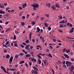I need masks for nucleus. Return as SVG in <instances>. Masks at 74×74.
I'll return each mask as SVG.
<instances>
[{
  "label": "nucleus",
  "mask_w": 74,
  "mask_h": 74,
  "mask_svg": "<svg viewBox=\"0 0 74 74\" xmlns=\"http://www.w3.org/2000/svg\"><path fill=\"white\" fill-rule=\"evenodd\" d=\"M32 6L33 7L34 10L36 11L39 7V5L38 3H36V4H32Z\"/></svg>",
  "instance_id": "obj_1"
},
{
  "label": "nucleus",
  "mask_w": 74,
  "mask_h": 74,
  "mask_svg": "<svg viewBox=\"0 0 74 74\" xmlns=\"http://www.w3.org/2000/svg\"><path fill=\"white\" fill-rule=\"evenodd\" d=\"M1 69H2V70H3V71L4 72V73H7V71L5 70V68L4 67L2 66H1Z\"/></svg>",
  "instance_id": "obj_2"
},
{
  "label": "nucleus",
  "mask_w": 74,
  "mask_h": 74,
  "mask_svg": "<svg viewBox=\"0 0 74 74\" xmlns=\"http://www.w3.org/2000/svg\"><path fill=\"white\" fill-rule=\"evenodd\" d=\"M13 56L11 57L9 59V64H11L12 62V60H13Z\"/></svg>",
  "instance_id": "obj_3"
},
{
  "label": "nucleus",
  "mask_w": 74,
  "mask_h": 74,
  "mask_svg": "<svg viewBox=\"0 0 74 74\" xmlns=\"http://www.w3.org/2000/svg\"><path fill=\"white\" fill-rule=\"evenodd\" d=\"M56 7L58 9L60 8V6L59 4L58 3H56L55 5Z\"/></svg>",
  "instance_id": "obj_4"
},
{
  "label": "nucleus",
  "mask_w": 74,
  "mask_h": 74,
  "mask_svg": "<svg viewBox=\"0 0 74 74\" xmlns=\"http://www.w3.org/2000/svg\"><path fill=\"white\" fill-rule=\"evenodd\" d=\"M51 8L53 9V10H56V7H55L54 5H52L51 6Z\"/></svg>",
  "instance_id": "obj_5"
},
{
  "label": "nucleus",
  "mask_w": 74,
  "mask_h": 74,
  "mask_svg": "<svg viewBox=\"0 0 74 74\" xmlns=\"http://www.w3.org/2000/svg\"><path fill=\"white\" fill-rule=\"evenodd\" d=\"M63 55L64 56H65V57L68 59H69V56H68V55L67 54H63Z\"/></svg>",
  "instance_id": "obj_6"
},
{
  "label": "nucleus",
  "mask_w": 74,
  "mask_h": 74,
  "mask_svg": "<svg viewBox=\"0 0 74 74\" xmlns=\"http://www.w3.org/2000/svg\"><path fill=\"white\" fill-rule=\"evenodd\" d=\"M13 44H14L15 47H18V45H17V43L16 42V41H14L13 42Z\"/></svg>",
  "instance_id": "obj_7"
},
{
  "label": "nucleus",
  "mask_w": 74,
  "mask_h": 74,
  "mask_svg": "<svg viewBox=\"0 0 74 74\" xmlns=\"http://www.w3.org/2000/svg\"><path fill=\"white\" fill-rule=\"evenodd\" d=\"M33 68L34 69V71H38V69L35 66H34L33 67Z\"/></svg>",
  "instance_id": "obj_8"
},
{
  "label": "nucleus",
  "mask_w": 74,
  "mask_h": 74,
  "mask_svg": "<svg viewBox=\"0 0 74 74\" xmlns=\"http://www.w3.org/2000/svg\"><path fill=\"white\" fill-rule=\"evenodd\" d=\"M74 28L73 27V28H72L71 29V30L70 31L69 33H73L74 32Z\"/></svg>",
  "instance_id": "obj_9"
},
{
  "label": "nucleus",
  "mask_w": 74,
  "mask_h": 74,
  "mask_svg": "<svg viewBox=\"0 0 74 74\" xmlns=\"http://www.w3.org/2000/svg\"><path fill=\"white\" fill-rule=\"evenodd\" d=\"M37 31H36L37 33H39L40 31V29L39 27H36Z\"/></svg>",
  "instance_id": "obj_10"
},
{
  "label": "nucleus",
  "mask_w": 74,
  "mask_h": 74,
  "mask_svg": "<svg viewBox=\"0 0 74 74\" xmlns=\"http://www.w3.org/2000/svg\"><path fill=\"white\" fill-rule=\"evenodd\" d=\"M31 60L32 61V62H34H34H37V60L36 59L34 58H32L31 59Z\"/></svg>",
  "instance_id": "obj_11"
},
{
  "label": "nucleus",
  "mask_w": 74,
  "mask_h": 74,
  "mask_svg": "<svg viewBox=\"0 0 74 74\" xmlns=\"http://www.w3.org/2000/svg\"><path fill=\"white\" fill-rule=\"evenodd\" d=\"M65 27V26H63V25L62 24H61L59 25V28H64Z\"/></svg>",
  "instance_id": "obj_12"
},
{
  "label": "nucleus",
  "mask_w": 74,
  "mask_h": 74,
  "mask_svg": "<svg viewBox=\"0 0 74 74\" xmlns=\"http://www.w3.org/2000/svg\"><path fill=\"white\" fill-rule=\"evenodd\" d=\"M22 6L23 8H25V7H26L27 6L26 3H24V4L22 5Z\"/></svg>",
  "instance_id": "obj_13"
},
{
  "label": "nucleus",
  "mask_w": 74,
  "mask_h": 74,
  "mask_svg": "<svg viewBox=\"0 0 74 74\" xmlns=\"http://www.w3.org/2000/svg\"><path fill=\"white\" fill-rule=\"evenodd\" d=\"M5 14V12H4V11L3 10L0 11V14Z\"/></svg>",
  "instance_id": "obj_14"
},
{
  "label": "nucleus",
  "mask_w": 74,
  "mask_h": 74,
  "mask_svg": "<svg viewBox=\"0 0 74 74\" xmlns=\"http://www.w3.org/2000/svg\"><path fill=\"white\" fill-rule=\"evenodd\" d=\"M71 72H73V71L74 70V67L73 66H71Z\"/></svg>",
  "instance_id": "obj_15"
},
{
  "label": "nucleus",
  "mask_w": 74,
  "mask_h": 74,
  "mask_svg": "<svg viewBox=\"0 0 74 74\" xmlns=\"http://www.w3.org/2000/svg\"><path fill=\"white\" fill-rule=\"evenodd\" d=\"M72 63L71 62H69V64L67 65V67H68L69 66H70L71 65Z\"/></svg>",
  "instance_id": "obj_16"
},
{
  "label": "nucleus",
  "mask_w": 74,
  "mask_h": 74,
  "mask_svg": "<svg viewBox=\"0 0 74 74\" xmlns=\"http://www.w3.org/2000/svg\"><path fill=\"white\" fill-rule=\"evenodd\" d=\"M64 23H65V21L64 20H62V21H61L59 22V23H62V24Z\"/></svg>",
  "instance_id": "obj_17"
},
{
  "label": "nucleus",
  "mask_w": 74,
  "mask_h": 74,
  "mask_svg": "<svg viewBox=\"0 0 74 74\" xmlns=\"http://www.w3.org/2000/svg\"><path fill=\"white\" fill-rule=\"evenodd\" d=\"M25 63V62L24 61H20L19 62V64H23Z\"/></svg>",
  "instance_id": "obj_18"
},
{
  "label": "nucleus",
  "mask_w": 74,
  "mask_h": 74,
  "mask_svg": "<svg viewBox=\"0 0 74 74\" xmlns=\"http://www.w3.org/2000/svg\"><path fill=\"white\" fill-rule=\"evenodd\" d=\"M0 8H4V6L3 5L1 6V3H0Z\"/></svg>",
  "instance_id": "obj_19"
},
{
  "label": "nucleus",
  "mask_w": 74,
  "mask_h": 74,
  "mask_svg": "<svg viewBox=\"0 0 74 74\" xmlns=\"http://www.w3.org/2000/svg\"><path fill=\"white\" fill-rule=\"evenodd\" d=\"M25 56H26V57H30L31 56L30 54H26Z\"/></svg>",
  "instance_id": "obj_20"
},
{
  "label": "nucleus",
  "mask_w": 74,
  "mask_h": 74,
  "mask_svg": "<svg viewBox=\"0 0 74 74\" xmlns=\"http://www.w3.org/2000/svg\"><path fill=\"white\" fill-rule=\"evenodd\" d=\"M5 58H6L7 59H8L9 58H10V55L7 54Z\"/></svg>",
  "instance_id": "obj_21"
},
{
  "label": "nucleus",
  "mask_w": 74,
  "mask_h": 74,
  "mask_svg": "<svg viewBox=\"0 0 74 74\" xmlns=\"http://www.w3.org/2000/svg\"><path fill=\"white\" fill-rule=\"evenodd\" d=\"M9 70L11 71H16V69H10Z\"/></svg>",
  "instance_id": "obj_22"
},
{
  "label": "nucleus",
  "mask_w": 74,
  "mask_h": 74,
  "mask_svg": "<svg viewBox=\"0 0 74 74\" xmlns=\"http://www.w3.org/2000/svg\"><path fill=\"white\" fill-rule=\"evenodd\" d=\"M48 57H50L51 58H52V56L51 55V54L49 53L48 55Z\"/></svg>",
  "instance_id": "obj_23"
},
{
  "label": "nucleus",
  "mask_w": 74,
  "mask_h": 74,
  "mask_svg": "<svg viewBox=\"0 0 74 74\" xmlns=\"http://www.w3.org/2000/svg\"><path fill=\"white\" fill-rule=\"evenodd\" d=\"M37 56L38 58L39 59H40L41 58H42V57L38 54L37 55Z\"/></svg>",
  "instance_id": "obj_24"
},
{
  "label": "nucleus",
  "mask_w": 74,
  "mask_h": 74,
  "mask_svg": "<svg viewBox=\"0 0 74 74\" xmlns=\"http://www.w3.org/2000/svg\"><path fill=\"white\" fill-rule=\"evenodd\" d=\"M62 66L63 67V68H65V69H67V67L66 66V65H65V64H63V65H62Z\"/></svg>",
  "instance_id": "obj_25"
},
{
  "label": "nucleus",
  "mask_w": 74,
  "mask_h": 74,
  "mask_svg": "<svg viewBox=\"0 0 74 74\" xmlns=\"http://www.w3.org/2000/svg\"><path fill=\"white\" fill-rule=\"evenodd\" d=\"M51 70L53 72V74H55V71H54V70L53 69H51Z\"/></svg>",
  "instance_id": "obj_26"
},
{
  "label": "nucleus",
  "mask_w": 74,
  "mask_h": 74,
  "mask_svg": "<svg viewBox=\"0 0 74 74\" xmlns=\"http://www.w3.org/2000/svg\"><path fill=\"white\" fill-rule=\"evenodd\" d=\"M32 25H36V23L33 21H32Z\"/></svg>",
  "instance_id": "obj_27"
},
{
  "label": "nucleus",
  "mask_w": 74,
  "mask_h": 74,
  "mask_svg": "<svg viewBox=\"0 0 74 74\" xmlns=\"http://www.w3.org/2000/svg\"><path fill=\"white\" fill-rule=\"evenodd\" d=\"M36 47H39V48H40V49H42V47L39 45H37L36 46Z\"/></svg>",
  "instance_id": "obj_28"
},
{
  "label": "nucleus",
  "mask_w": 74,
  "mask_h": 74,
  "mask_svg": "<svg viewBox=\"0 0 74 74\" xmlns=\"http://www.w3.org/2000/svg\"><path fill=\"white\" fill-rule=\"evenodd\" d=\"M58 17H59V18L60 19H61L62 18V16L61 15H60L59 16H58Z\"/></svg>",
  "instance_id": "obj_29"
},
{
  "label": "nucleus",
  "mask_w": 74,
  "mask_h": 74,
  "mask_svg": "<svg viewBox=\"0 0 74 74\" xmlns=\"http://www.w3.org/2000/svg\"><path fill=\"white\" fill-rule=\"evenodd\" d=\"M67 50L65 48L63 49V53H64L65 51H66Z\"/></svg>",
  "instance_id": "obj_30"
},
{
  "label": "nucleus",
  "mask_w": 74,
  "mask_h": 74,
  "mask_svg": "<svg viewBox=\"0 0 74 74\" xmlns=\"http://www.w3.org/2000/svg\"><path fill=\"white\" fill-rule=\"evenodd\" d=\"M21 25L22 26H23L25 25V23H24L23 22H21Z\"/></svg>",
  "instance_id": "obj_31"
},
{
  "label": "nucleus",
  "mask_w": 74,
  "mask_h": 74,
  "mask_svg": "<svg viewBox=\"0 0 74 74\" xmlns=\"http://www.w3.org/2000/svg\"><path fill=\"white\" fill-rule=\"evenodd\" d=\"M34 52H30V54H31L32 56H33L34 57Z\"/></svg>",
  "instance_id": "obj_32"
},
{
  "label": "nucleus",
  "mask_w": 74,
  "mask_h": 74,
  "mask_svg": "<svg viewBox=\"0 0 74 74\" xmlns=\"http://www.w3.org/2000/svg\"><path fill=\"white\" fill-rule=\"evenodd\" d=\"M47 29H49V30L50 31L51 29V27H49L47 28Z\"/></svg>",
  "instance_id": "obj_33"
},
{
  "label": "nucleus",
  "mask_w": 74,
  "mask_h": 74,
  "mask_svg": "<svg viewBox=\"0 0 74 74\" xmlns=\"http://www.w3.org/2000/svg\"><path fill=\"white\" fill-rule=\"evenodd\" d=\"M20 46L21 47V48H24L25 47L23 45H20Z\"/></svg>",
  "instance_id": "obj_34"
},
{
  "label": "nucleus",
  "mask_w": 74,
  "mask_h": 74,
  "mask_svg": "<svg viewBox=\"0 0 74 74\" xmlns=\"http://www.w3.org/2000/svg\"><path fill=\"white\" fill-rule=\"evenodd\" d=\"M29 40H27L25 41V42L26 43L28 44V43H29Z\"/></svg>",
  "instance_id": "obj_35"
},
{
  "label": "nucleus",
  "mask_w": 74,
  "mask_h": 74,
  "mask_svg": "<svg viewBox=\"0 0 74 74\" xmlns=\"http://www.w3.org/2000/svg\"><path fill=\"white\" fill-rule=\"evenodd\" d=\"M38 62L40 64L41 63V61L40 60H38Z\"/></svg>",
  "instance_id": "obj_36"
},
{
  "label": "nucleus",
  "mask_w": 74,
  "mask_h": 74,
  "mask_svg": "<svg viewBox=\"0 0 74 74\" xmlns=\"http://www.w3.org/2000/svg\"><path fill=\"white\" fill-rule=\"evenodd\" d=\"M69 62H68V61H66V65L67 66V65H68L69 64Z\"/></svg>",
  "instance_id": "obj_37"
},
{
  "label": "nucleus",
  "mask_w": 74,
  "mask_h": 74,
  "mask_svg": "<svg viewBox=\"0 0 74 74\" xmlns=\"http://www.w3.org/2000/svg\"><path fill=\"white\" fill-rule=\"evenodd\" d=\"M3 52H4V53H6V52H7V50L4 49Z\"/></svg>",
  "instance_id": "obj_38"
},
{
  "label": "nucleus",
  "mask_w": 74,
  "mask_h": 74,
  "mask_svg": "<svg viewBox=\"0 0 74 74\" xmlns=\"http://www.w3.org/2000/svg\"><path fill=\"white\" fill-rule=\"evenodd\" d=\"M66 53H70V51L69 49L68 50H66Z\"/></svg>",
  "instance_id": "obj_39"
},
{
  "label": "nucleus",
  "mask_w": 74,
  "mask_h": 74,
  "mask_svg": "<svg viewBox=\"0 0 74 74\" xmlns=\"http://www.w3.org/2000/svg\"><path fill=\"white\" fill-rule=\"evenodd\" d=\"M18 56H19L18 54H16L15 56V58H18Z\"/></svg>",
  "instance_id": "obj_40"
},
{
  "label": "nucleus",
  "mask_w": 74,
  "mask_h": 74,
  "mask_svg": "<svg viewBox=\"0 0 74 74\" xmlns=\"http://www.w3.org/2000/svg\"><path fill=\"white\" fill-rule=\"evenodd\" d=\"M32 32L30 33L29 35V37L31 38H32Z\"/></svg>",
  "instance_id": "obj_41"
},
{
  "label": "nucleus",
  "mask_w": 74,
  "mask_h": 74,
  "mask_svg": "<svg viewBox=\"0 0 74 74\" xmlns=\"http://www.w3.org/2000/svg\"><path fill=\"white\" fill-rule=\"evenodd\" d=\"M25 48L26 49H28V50L29 51H30V50L29 49V47H26Z\"/></svg>",
  "instance_id": "obj_42"
},
{
  "label": "nucleus",
  "mask_w": 74,
  "mask_h": 74,
  "mask_svg": "<svg viewBox=\"0 0 74 74\" xmlns=\"http://www.w3.org/2000/svg\"><path fill=\"white\" fill-rule=\"evenodd\" d=\"M44 25H45V26L46 27H48V24L47 23H44Z\"/></svg>",
  "instance_id": "obj_43"
},
{
  "label": "nucleus",
  "mask_w": 74,
  "mask_h": 74,
  "mask_svg": "<svg viewBox=\"0 0 74 74\" xmlns=\"http://www.w3.org/2000/svg\"><path fill=\"white\" fill-rule=\"evenodd\" d=\"M23 12H21L20 13V16H21L23 15Z\"/></svg>",
  "instance_id": "obj_44"
},
{
  "label": "nucleus",
  "mask_w": 74,
  "mask_h": 74,
  "mask_svg": "<svg viewBox=\"0 0 74 74\" xmlns=\"http://www.w3.org/2000/svg\"><path fill=\"white\" fill-rule=\"evenodd\" d=\"M9 43H10V42L8 41H7L5 43L6 45H7L8 44H9Z\"/></svg>",
  "instance_id": "obj_45"
},
{
  "label": "nucleus",
  "mask_w": 74,
  "mask_h": 74,
  "mask_svg": "<svg viewBox=\"0 0 74 74\" xmlns=\"http://www.w3.org/2000/svg\"><path fill=\"white\" fill-rule=\"evenodd\" d=\"M43 62H44V64L45 65L46 64V60H43Z\"/></svg>",
  "instance_id": "obj_46"
},
{
  "label": "nucleus",
  "mask_w": 74,
  "mask_h": 74,
  "mask_svg": "<svg viewBox=\"0 0 74 74\" xmlns=\"http://www.w3.org/2000/svg\"><path fill=\"white\" fill-rule=\"evenodd\" d=\"M59 32L61 33H63V32L61 29H59Z\"/></svg>",
  "instance_id": "obj_47"
},
{
  "label": "nucleus",
  "mask_w": 74,
  "mask_h": 74,
  "mask_svg": "<svg viewBox=\"0 0 74 74\" xmlns=\"http://www.w3.org/2000/svg\"><path fill=\"white\" fill-rule=\"evenodd\" d=\"M14 40H16V39L15 35L14 36Z\"/></svg>",
  "instance_id": "obj_48"
},
{
  "label": "nucleus",
  "mask_w": 74,
  "mask_h": 74,
  "mask_svg": "<svg viewBox=\"0 0 74 74\" xmlns=\"http://www.w3.org/2000/svg\"><path fill=\"white\" fill-rule=\"evenodd\" d=\"M44 19L45 18H40V20L42 21H43Z\"/></svg>",
  "instance_id": "obj_49"
},
{
  "label": "nucleus",
  "mask_w": 74,
  "mask_h": 74,
  "mask_svg": "<svg viewBox=\"0 0 74 74\" xmlns=\"http://www.w3.org/2000/svg\"><path fill=\"white\" fill-rule=\"evenodd\" d=\"M53 41L54 42H56V41H57V40L55 39H53Z\"/></svg>",
  "instance_id": "obj_50"
},
{
  "label": "nucleus",
  "mask_w": 74,
  "mask_h": 74,
  "mask_svg": "<svg viewBox=\"0 0 74 74\" xmlns=\"http://www.w3.org/2000/svg\"><path fill=\"white\" fill-rule=\"evenodd\" d=\"M4 5H5V6H7V3H4L3 4Z\"/></svg>",
  "instance_id": "obj_51"
},
{
  "label": "nucleus",
  "mask_w": 74,
  "mask_h": 74,
  "mask_svg": "<svg viewBox=\"0 0 74 74\" xmlns=\"http://www.w3.org/2000/svg\"><path fill=\"white\" fill-rule=\"evenodd\" d=\"M3 47H8V46H7V45H4V44H3Z\"/></svg>",
  "instance_id": "obj_52"
},
{
  "label": "nucleus",
  "mask_w": 74,
  "mask_h": 74,
  "mask_svg": "<svg viewBox=\"0 0 74 74\" xmlns=\"http://www.w3.org/2000/svg\"><path fill=\"white\" fill-rule=\"evenodd\" d=\"M35 40L34 39H32V42H35Z\"/></svg>",
  "instance_id": "obj_53"
},
{
  "label": "nucleus",
  "mask_w": 74,
  "mask_h": 74,
  "mask_svg": "<svg viewBox=\"0 0 74 74\" xmlns=\"http://www.w3.org/2000/svg\"><path fill=\"white\" fill-rule=\"evenodd\" d=\"M19 55L22 56L24 55V54L23 53H21L19 54Z\"/></svg>",
  "instance_id": "obj_54"
},
{
  "label": "nucleus",
  "mask_w": 74,
  "mask_h": 74,
  "mask_svg": "<svg viewBox=\"0 0 74 74\" xmlns=\"http://www.w3.org/2000/svg\"><path fill=\"white\" fill-rule=\"evenodd\" d=\"M45 16L47 17H49V15L48 14H46Z\"/></svg>",
  "instance_id": "obj_55"
},
{
  "label": "nucleus",
  "mask_w": 74,
  "mask_h": 74,
  "mask_svg": "<svg viewBox=\"0 0 74 74\" xmlns=\"http://www.w3.org/2000/svg\"><path fill=\"white\" fill-rule=\"evenodd\" d=\"M50 3H46L47 6H50Z\"/></svg>",
  "instance_id": "obj_56"
},
{
  "label": "nucleus",
  "mask_w": 74,
  "mask_h": 74,
  "mask_svg": "<svg viewBox=\"0 0 74 74\" xmlns=\"http://www.w3.org/2000/svg\"><path fill=\"white\" fill-rule=\"evenodd\" d=\"M22 44L23 45H24V46H25V45H27V44H26V43H25V42H23Z\"/></svg>",
  "instance_id": "obj_57"
},
{
  "label": "nucleus",
  "mask_w": 74,
  "mask_h": 74,
  "mask_svg": "<svg viewBox=\"0 0 74 74\" xmlns=\"http://www.w3.org/2000/svg\"><path fill=\"white\" fill-rule=\"evenodd\" d=\"M70 26L72 27H73V24H72L71 23L70 24Z\"/></svg>",
  "instance_id": "obj_58"
},
{
  "label": "nucleus",
  "mask_w": 74,
  "mask_h": 74,
  "mask_svg": "<svg viewBox=\"0 0 74 74\" xmlns=\"http://www.w3.org/2000/svg\"><path fill=\"white\" fill-rule=\"evenodd\" d=\"M65 61H63L62 64H64V65L65 64Z\"/></svg>",
  "instance_id": "obj_59"
},
{
  "label": "nucleus",
  "mask_w": 74,
  "mask_h": 74,
  "mask_svg": "<svg viewBox=\"0 0 74 74\" xmlns=\"http://www.w3.org/2000/svg\"><path fill=\"white\" fill-rule=\"evenodd\" d=\"M25 65L26 66V67H28L27 64V63H25Z\"/></svg>",
  "instance_id": "obj_60"
},
{
  "label": "nucleus",
  "mask_w": 74,
  "mask_h": 74,
  "mask_svg": "<svg viewBox=\"0 0 74 74\" xmlns=\"http://www.w3.org/2000/svg\"><path fill=\"white\" fill-rule=\"evenodd\" d=\"M29 65L31 66L32 65V63L31 62H29Z\"/></svg>",
  "instance_id": "obj_61"
},
{
  "label": "nucleus",
  "mask_w": 74,
  "mask_h": 74,
  "mask_svg": "<svg viewBox=\"0 0 74 74\" xmlns=\"http://www.w3.org/2000/svg\"><path fill=\"white\" fill-rule=\"evenodd\" d=\"M70 23H67V25L69 26H70Z\"/></svg>",
  "instance_id": "obj_62"
},
{
  "label": "nucleus",
  "mask_w": 74,
  "mask_h": 74,
  "mask_svg": "<svg viewBox=\"0 0 74 74\" xmlns=\"http://www.w3.org/2000/svg\"><path fill=\"white\" fill-rule=\"evenodd\" d=\"M40 32H41V33H42L43 32V30L42 29H40Z\"/></svg>",
  "instance_id": "obj_63"
},
{
  "label": "nucleus",
  "mask_w": 74,
  "mask_h": 74,
  "mask_svg": "<svg viewBox=\"0 0 74 74\" xmlns=\"http://www.w3.org/2000/svg\"><path fill=\"white\" fill-rule=\"evenodd\" d=\"M22 18H23V19H25V16H22Z\"/></svg>",
  "instance_id": "obj_64"
}]
</instances>
